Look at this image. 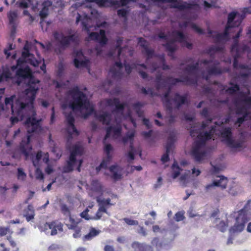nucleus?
Listing matches in <instances>:
<instances>
[{
    "mask_svg": "<svg viewBox=\"0 0 251 251\" xmlns=\"http://www.w3.org/2000/svg\"><path fill=\"white\" fill-rule=\"evenodd\" d=\"M27 63V61L25 59H18L17 60L16 65H13L11 67V70L12 71H16V76L17 78V83L20 85L22 80L28 79V81L26 84L28 87L25 90V96L31 104L34 103L38 91L39 89V83L40 81L35 78L32 74L31 70L29 66L24 65Z\"/></svg>",
    "mask_w": 251,
    "mask_h": 251,
    "instance_id": "f257e3e1",
    "label": "nucleus"
},
{
    "mask_svg": "<svg viewBox=\"0 0 251 251\" xmlns=\"http://www.w3.org/2000/svg\"><path fill=\"white\" fill-rule=\"evenodd\" d=\"M68 93L73 99V101L69 103V107L73 111H81L84 109L86 110L87 112L82 115L84 119H87L93 114L95 115L96 110L94 106L91 104L86 94L80 90L78 86L74 87Z\"/></svg>",
    "mask_w": 251,
    "mask_h": 251,
    "instance_id": "f03ea898",
    "label": "nucleus"
},
{
    "mask_svg": "<svg viewBox=\"0 0 251 251\" xmlns=\"http://www.w3.org/2000/svg\"><path fill=\"white\" fill-rule=\"evenodd\" d=\"M34 115L32 116L27 118L25 121V124L27 126L28 129L26 139H23L20 144L19 148L21 152L25 155V159L27 160L29 157V153L32 149V146L30 144L31 133H38L42 129L41 125V119L37 120Z\"/></svg>",
    "mask_w": 251,
    "mask_h": 251,
    "instance_id": "7ed1b4c3",
    "label": "nucleus"
},
{
    "mask_svg": "<svg viewBox=\"0 0 251 251\" xmlns=\"http://www.w3.org/2000/svg\"><path fill=\"white\" fill-rule=\"evenodd\" d=\"M198 140L193 143L191 151V155L197 162H201L205 159L207 151L205 149L206 142L211 139L208 132L200 133L197 136Z\"/></svg>",
    "mask_w": 251,
    "mask_h": 251,
    "instance_id": "20e7f679",
    "label": "nucleus"
},
{
    "mask_svg": "<svg viewBox=\"0 0 251 251\" xmlns=\"http://www.w3.org/2000/svg\"><path fill=\"white\" fill-rule=\"evenodd\" d=\"M251 200L247 201L246 204L243 208L237 211L235 218V223L231 227L230 231L233 233L240 232L242 231L245 226V224L250 220L249 211L251 207Z\"/></svg>",
    "mask_w": 251,
    "mask_h": 251,
    "instance_id": "39448f33",
    "label": "nucleus"
},
{
    "mask_svg": "<svg viewBox=\"0 0 251 251\" xmlns=\"http://www.w3.org/2000/svg\"><path fill=\"white\" fill-rule=\"evenodd\" d=\"M26 97V100L28 101L27 102L25 103L21 102L19 100H17L14 102L13 99L15 97L14 96H11L9 98H6L4 100V102L6 105L8 104L11 105V109L12 114L16 115L17 117L22 118L25 115V112L26 108L30 106H33V103L31 104L29 100L27 99Z\"/></svg>",
    "mask_w": 251,
    "mask_h": 251,
    "instance_id": "423d86ee",
    "label": "nucleus"
},
{
    "mask_svg": "<svg viewBox=\"0 0 251 251\" xmlns=\"http://www.w3.org/2000/svg\"><path fill=\"white\" fill-rule=\"evenodd\" d=\"M172 36L175 37V39L171 40L170 41L164 44L162 46L165 48L167 51H168V55L169 56L173 57L174 52L177 50L176 45L174 44L175 42H178L181 44L186 39V37L184 33L179 30H174L172 31Z\"/></svg>",
    "mask_w": 251,
    "mask_h": 251,
    "instance_id": "0eeeda50",
    "label": "nucleus"
},
{
    "mask_svg": "<svg viewBox=\"0 0 251 251\" xmlns=\"http://www.w3.org/2000/svg\"><path fill=\"white\" fill-rule=\"evenodd\" d=\"M53 37L57 41L61 48H68L71 42L76 43L79 41L78 35L73 34L68 36H65L63 33L55 31L53 33Z\"/></svg>",
    "mask_w": 251,
    "mask_h": 251,
    "instance_id": "6e6552de",
    "label": "nucleus"
},
{
    "mask_svg": "<svg viewBox=\"0 0 251 251\" xmlns=\"http://www.w3.org/2000/svg\"><path fill=\"white\" fill-rule=\"evenodd\" d=\"M178 82H182L187 85H195L198 84V79L197 77L191 78L187 75L182 77L181 78H173L172 76H168L164 80V83H169L170 86L176 85Z\"/></svg>",
    "mask_w": 251,
    "mask_h": 251,
    "instance_id": "1a4fd4ad",
    "label": "nucleus"
},
{
    "mask_svg": "<svg viewBox=\"0 0 251 251\" xmlns=\"http://www.w3.org/2000/svg\"><path fill=\"white\" fill-rule=\"evenodd\" d=\"M30 48V44L26 41L24 47V51L22 53V58L19 59L27 60V63L33 66H38L40 62L35 58L33 54L29 52Z\"/></svg>",
    "mask_w": 251,
    "mask_h": 251,
    "instance_id": "9d476101",
    "label": "nucleus"
},
{
    "mask_svg": "<svg viewBox=\"0 0 251 251\" xmlns=\"http://www.w3.org/2000/svg\"><path fill=\"white\" fill-rule=\"evenodd\" d=\"M86 41L92 40L99 43L101 47L105 46L108 42V39L105 34V31L103 29H100L99 33L92 32L89 34Z\"/></svg>",
    "mask_w": 251,
    "mask_h": 251,
    "instance_id": "9b49d317",
    "label": "nucleus"
},
{
    "mask_svg": "<svg viewBox=\"0 0 251 251\" xmlns=\"http://www.w3.org/2000/svg\"><path fill=\"white\" fill-rule=\"evenodd\" d=\"M176 141V136L171 134L168 137L167 143L166 145V152L161 157V160L163 163H166L169 161V153L174 145Z\"/></svg>",
    "mask_w": 251,
    "mask_h": 251,
    "instance_id": "f8f14e48",
    "label": "nucleus"
},
{
    "mask_svg": "<svg viewBox=\"0 0 251 251\" xmlns=\"http://www.w3.org/2000/svg\"><path fill=\"white\" fill-rule=\"evenodd\" d=\"M220 62L216 60L214 62V65L207 69V75H203V78L206 81L209 79L210 75H221L223 71L221 67L219 66Z\"/></svg>",
    "mask_w": 251,
    "mask_h": 251,
    "instance_id": "ddd939ff",
    "label": "nucleus"
},
{
    "mask_svg": "<svg viewBox=\"0 0 251 251\" xmlns=\"http://www.w3.org/2000/svg\"><path fill=\"white\" fill-rule=\"evenodd\" d=\"M106 102L108 106H115V109L112 111L113 113L123 112L125 107V104L124 103H120V100L118 98L107 99L106 100Z\"/></svg>",
    "mask_w": 251,
    "mask_h": 251,
    "instance_id": "4468645a",
    "label": "nucleus"
},
{
    "mask_svg": "<svg viewBox=\"0 0 251 251\" xmlns=\"http://www.w3.org/2000/svg\"><path fill=\"white\" fill-rule=\"evenodd\" d=\"M227 182L228 179L226 177L221 176H220V179L214 180L212 183L206 185L205 186V189L206 191H208L214 186L220 187L222 189H224L226 188Z\"/></svg>",
    "mask_w": 251,
    "mask_h": 251,
    "instance_id": "2eb2a0df",
    "label": "nucleus"
},
{
    "mask_svg": "<svg viewBox=\"0 0 251 251\" xmlns=\"http://www.w3.org/2000/svg\"><path fill=\"white\" fill-rule=\"evenodd\" d=\"M44 228L51 229L50 234L55 235L57 233V230L60 231H63V225L61 223H57L55 222L46 223L44 225Z\"/></svg>",
    "mask_w": 251,
    "mask_h": 251,
    "instance_id": "dca6fc26",
    "label": "nucleus"
},
{
    "mask_svg": "<svg viewBox=\"0 0 251 251\" xmlns=\"http://www.w3.org/2000/svg\"><path fill=\"white\" fill-rule=\"evenodd\" d=\"M172 90L171 86L168 87L167 91L163 94L162 100L164 106L165 107L167 110L169 112H172L173 110V107L171 102V100L169 98L171 92Z\"/></svg>",
    "mask_w": 251,
    "mask_h": 251,
    "instance_id": "f3484780",
    "label": "nucleus"
},
{
    "mask_svg": "<svg viewBox=\"0 0 251 251\" xmlns=\"http://www.w3.org/2000/svg\"><path fill=\"white\" fill-rule=\"evenodd\" d=\"M188 94H185L183 96L180 95L179 93L175 94L173 101L176 104V108L179 109L183 104L188 103L187 100Z\"/></svg>",
    "mask_w": 251,
    "mask_h": 251,
    "instance_id": "a211bd4d",
    "label": "nucleus"
},
{
    "mask_svg": "<svg viewBox=\"0 0 251 251\" xmlns=\"http://www.w3.org/2000/svg\"><path fill=\"white\" fill-rule=\"evenodd\" d=\"M95 117L102 125L109 126L111 121V114L108 112H105L102 114H98L96 111L95 112Z\"/></svg>",
    "mask_w": 251,
    "mask_h": 251,
    "instance_id": "6ab92c4d",
    "label": "nucleus"
},
{
    "mask_svg": "<svg viewBox=\"0 0 251 251\" xmlns=\"http://www.w3.org/2000/svg\"><path fill=\"white\" fill-rule=\"evenodd\" d=\"M95 117L102 125L109 126L111 121V114L108 112H105L102 114H98L96 111L95 112Z\"/></svg>",
    "mask_w": 251,
    "mask_h": 251,
    "instance_id": "aec40b11",
    "label": "nucleus"
},
{
    "mask_svg": "<svg viewBox=\"0 0 251 251\" xmlns=\"http://www.w3.org/2000/svg\"><path fill=\"white\" fill-rule=\"evenodd\" d=\"M113 132V136L119 137L121 134L122 127L120 125L115 126H109L106 128V134L104 137V139L106 140L108 138L111 134V132Z\"/></svg>",
    "mask_w": 251,
    "mask_h": 251,
    "instance_id": "412c9836",
    "label": "nucleus"
},
{
    "mask_svg": "<svg viewBox=\"0 0 251 251\" xmlns=\"http://www.w3.org/2000/svg\"><path fill=\"white\" fill-rule=\"evenodd\" d=\"M131 247L134 251H153L151 246L137 241L133 242L131 244Z\"/></svg>",
    "mask_w": 251,
    "mask_h": 251,
    "instance_id": "4be33fe9",
    "label": "nucleus"
},
{
    "mask_svg": "<svg viewBox=\"0 0 251 251\" xmlns=\"http://www.w3.org/2000/svg\"><path fill=\"white\" fill-rule=\"evenodd\" d=\"M245 17V16L244 14L241 15L240 18L236 20L233 23V25H226L224 32L222 33V34L224 35V36H225V37L228 40V37H229V29H230L232 27H238L241 24V23H242L243 20L244 19Z\"/></svg>",
    "mask_w": 251,
    "mask_h": 251,
    "instance_id": "5701e85b",
    "label": "nucleus"
},
{
    "mask_svg": "<svg viewBox=\"0 0 251 251\" xmlns=\"http://www.w3.org/2000/svg\"><path fill=\"white\" fill-rule=\"evenodd\" d=\"M65 118L67 122V127H69L73 130V132H75L76 135H78L79 134V132L77 130L75 126V120L72 113L70 112L67 114H66Z\"/></svg>",
    "mask_w": 251,
    "mask_h": 251,
    "instance_id": "b1692460",
    "label": "nucleus"
},
{
    "mask_svg": "<svg viewBox=\"0 0 251 251\" xmlns=\"http://www.w3.org/2000/svg\"><path fill=\"white\" fill-rule=\"evenodd\" d=\"M97 201L99 203L100 205L98 210H99L101 212L107 213V206L114 205V204L111 203L110 202L111 200L110 198H108L106 199H103L102 200L100 199H97Z\"/></svg>",
    "mask_w": 251,
    "mask_h": 251,
    "instance_id": "393cba45",
    "label": "nucleus"
},
{
    "mask_svg": "<svg viewBox=\"0 0 251 251\" xmlns=\"http://www.w3.org/2000/svg\"><path fill=\"white\" fill-rule=\"evenodd\" d=\"M18 15L16 11H10L7 13V18L9 21V24L12 26L11 32L15 33L16 28L15 21L17 18Z\"/></svg>",
    "mask_w": 251,
    "mask_h": 251,
    "instance_id": "a878e982",
    "label": "nucleus"
},
{
    "mask_svg": "<svg viewBox=\"0 0 251 251\" xmlns=\"http://www.w3.org/2000/svg\"><path fill=\"white\" fill-rule=\"evenodd\" d=\"M83 148L78 145H75L72 147V149L70 151V155L71 160H76V156L77 155H82L83 154Z\"/></svg>",
    "mask_w": 251,
    "mask_h": 251,
    "instance_id": "bb28decb",
    "label": "nucleus"
},
{
    "mask_svg": "<svg viewBox=\"0 0 251 251\" xmlns=\"http://www.w3.org/2000/svg\"><path fill=\"white\" fill-rule=\"evenodd\" d=\"M91 1L95 2L100 7L116 5L118 3L117 1L114 0H91Z\"/></svg>",
    "mask_w": 251,
    "mask_h": 251,
    "instance_id": "cd10ccee",
    "label": "nucleus"
},
{
    "mask_svg": "<svg viewBox=\"0 0 251 251\" xmlns=\"http://www.w3.org/2000/svg\"><path fill=\"white\" fill-rule=\"evenodd\" d=\"M52 5V2L50 0H45L42 3V8L40 11L39 15L42 19L46 18L49 14V8Z\"/></svg>",
    "mask_w": 251,
    "mask_h": 251,
    "instance_id": "c85d7f7f",
    "label": "nucleus"
},
{
    "mask_svg": "<svg viewBox=\"0 0 251 251\" xmlns=\"http://www.w3.org/2000/svg\"><path fill=\"white\" fill-rule=\"evenodd\" d=\"M224 48L223 47L211 46L205 50V53L209 54L212 58L216 52H221L224 50Z\"/></svg>",
    "mask_w": 251,
    "mask_h": 251,
    "instance_id": "c756f323",
    "label": "nucleus"
},
{
    "mask_svg": "<svg viewBox=\"0 0 251 251\" xmlns=\"http://www.w3.org/2000/svg\"><path fill=\"white\" fill-rule=\"evenodd\" d=\"M146 104L145 102H137L133 104L132 107L139 117L144 116V111L141 108Z\"/></svg>",
    "mask_w": 251,
    "mask_h": 251,
    "instance_id": "7c9ffc66",
    "label": "nucleus"
},
{
    "mask_svg": "<svg viewBox=\"0 0 251 251\" xmlns=\"http://www.w3.org/2000/svg\"><path fill=\"white\" fill-rule=\"evenodd\" d=\"M25 214L24 216L26 218L27 222H29L34 218V211L33 207L31 205H28L27 208L25 210Z\"/></svg>",
    "mask_w": 251,
    "mask_h": 251,
    "instance_id": "2f4dec72",
    "label": "nucleus"
},
{
    "mask_svg": "<svg viewBox=\"0 0 251 251\" xmlns=\"http://www.w3.org/2000/svg\"><path fill=\"white\" fill-rule=\"evenodd\" d=\"M119 167L117 165H113L109 168V171L112 174L111 177L114 180L120 179L122 177V175L118 174L115 170H118Z\"/></svg>",
    "mask_w": 251,
    "mask_h": 251,
    "instance_id": "473e14b6",
    "label": "nucleus"
},
{
    "mask_svg": "<svg viewBox=\"0 0 251 251\" xmlns=\"http://www.w3.org/2000/svg\"><path fill=\"white\" fill-rule=\"evenodd\" d=\"M135 136L134 132H128L122 139L124 144H126L128 141H130V148H133V138Z\"/></svg>",
    "mask_w": 251,
    "mask_h": 251,
    "instance_id": "72a5a7b5",
    "label": "nucleus"
},
{
    "mask_svg": "<svg viewBox=\"0 0 251 251\" xmlns=\"http://www.w3.org/2000/svg\"><path fill=\"white\" fill-rule=\"evenodd\" d=\"M100 233V231L92 227L90 229L89 232L83 237V241L91 240L92 238L97 236Z\"/></svg>",
    "mask_w": 251,
    "mask_h": 251,
    "instance_id": "f704fd0d",
    "label": "nucleus"
},
{
    "mask_svg": "<svg viewBox=\"0 0 251 251\" xmlns=\"http://www.w3.org/2000/svg\"><path fill=\"white\" fill-rule=\"evenodd\" d=\"M91 185L92 189L94 191L99 193H102L103 187L98 180H93Z\"/></svg>",
    "mask_w": 251,
    "mask_h": 251,
    "instance_id": "c9c22d12",
    "label": "nucleus"
},
{
    "mask_svg": "<svg viewBox=\"0 0 251 251\" xmlns=\"http://www.w3.org/2000/svg\"><path fill=\"white\" fill-rule=\"evenodd\" d=\"M221 136L225 141L230 138L232 136L230 127H225L221 131Z\"/></svg>",
    "mask_w": 251,
    "mask_h": 251,
    "instance_id": "e433bc0d",
    "label": "nucleus"
},
{
    "mask_svg": "<svg viewBox=\"0 0 251 251\" xmlns=\"http://www.w3.org/2000/svg\"><path fill=\"white\" fill-rule=\"evenodd\" d=\"M142 52L143 54L146 55L147 59L152 58L154 56H155L154 49L150 48L149 46L143 49Z\"/></svg>",
    "mask_w": 251,
    "mask_h": 251,
    "instance_id": "4c0bfd02",
    "label": "nucleus"
},
{
    "mask_svg": "<svg viewBox=\"0 0 251 251\" xmlns=\"http://www.w3.org/2000/svg\"><path fill=\"white\" fill-rule=\"evenodd\" d=\"M75 66L77 68L80 67H86L89 62L88 59H85L84 60H79L77 58H75L74 60Z\"/></svg>",
    "mask_w": 251,
    "mask_h": 251,
    "instance_id": "58836bf2",
    "label": "nucleus"
},
{
    "mask_svg": "<svg viewBox=\"0 0 251 251\" xmlns=\"http://www.w3.org/2000/svg\"><path fill=\"white\" fill-rule=\"evenodd\" d=\"M11 75L12 74L9 70H6L4 71L0 75V82H3L4 81H7L9 79H12V77Z\"/></svg>",
    "mask_w": 251,
    "mask_h": 251,
    "instance_id": "ea45409f",
    "label": "nucleus"
},
{
    "mask_svg": "<svg viewBox=\"0 0 251 251\" xmlns=\"http://www.w3.org/2000/svg\"><path fill=\"white\" fill-rule=\"evenodd\" d=\"M76 162V160H71V157H69V160L67 161V166L64 167V172L69 173L73 171V166Z\"/></svg>",
    "mask_w": 251,
    "mask_h": 251,
    "instance_id": "a19ab883",
    "label": "nucleus"
},
{
    "mask_svg": "<svg viewBox=\"0 0 251 251\" xmlns=\"http://www.w3.org/2000/svg\"><path fill=\"white\" fill-rule=\"evenodd\" d=\"M229 85L232 86L229 87L226 90V92L229 94L232 95L240 90V87L237 84H233L232 82H230Z\"/></svg>",
    "mask_w": 251,
    "mask_h": 251,
    "instance_id": "79ce46f5",
    "label": "nucleus"
},
{
    "mask_svg": "<svg viewBox=\"0 0 251 251\" xmlns=\"http://www.w3.org/2000/svg\"><path fill=\"white\" fill-rule=\"evenodd\" d=\"M227 146L230 148H239L241 147V143L235 142L232 138V137L226 141Z\"/></svg>",
    "mask_w": 251,
    "mask_h": 251,
    "instance_id": "37998d69",
    "label": "nucleus"
},
{
    "mask_svg": "<svg viewBox=\"0 0 251 251\" xmlns=\"http://www.w3.org/2000/svg\"><path fill=\"white\" fill-rule=\"evenodd\" d=\"M165 79H163L162 75L161 74H158L155 76V83H156V88L157 90H159L162 86L163 84L161 83V81L164 82Z\"/></svg>",
    "mask_w": 251,
    "mask_h": 251,
    "instance_id": "c03bdc74",
    "label": "nucleus"
},
{
    "mask_svg": "<svg viewBox=\"0 0 251 251\" xmlns=\"http://www.w3.org/2000/svg\"><path fill=\"white\" fill-rule=\"evenodd\" d=\"M216 227L220 231L224 232L226 230L228 227V223L227 221H221L218 224L216 225Z\"/></svg>",
    "mask_w": 251,
    "mask_h": 251,
    "instance_id": "a18cd8bd",
    "label": "nucleus"
},
{
    "mask_svg": "<svg viewBox=\"0 0 251 251\" xmlns=\"http://www.w3.org/2000/svg\"><path fill=\"white\" fill-rule=\"evenodd\" d=\"M8 233L10 234L13 233V231L10 229L9 226H0V237L4 236Z\"/></svg>",
    "mask_w": 251,
    "mask_h": 251,
    "instance_id": "49530a36",
    "label": "nucleus"
},
{
    "mask_svg": "<svg viewBox=\"0 0 251 251\" xmlns=\"http://www.w3.org/2000/svg\"><path fill=\"white\" fill-rule=\"evenodd\" d=\"M237 14V13L235 12H232L229 13L228 15L227 23L226 25H233V23H232L233 20L235 19Z\"/></svg>",
    "mask_w": 251,
    "mask_h": 251,
    "instance_id": "de8ad7c7",
    "label": "nucleus"
},
{
    "mask_svg": "<svg viewBox=\"0 0 251 251\" xmlns=\"http://www.w3.org/2000/svg\"><path fill=\"white\" fill-rule=\"evenodd\" d=\"M212 38L215 39V43H220L223 40H227V39L224 36L222 33H217L216 34L213 35Z\"/></svg>",
    "mask_w": 251,
    "mask_h": 251,
    "instance_id": "09e8293b",
    "label": "nucleus"
},
{
    "mask_svg": "<svg viewBox=\"0 0 251 251\" xmlns=\"http://www.w3.org/2000/svg\"><path fill=\"white\" fill-rule=\"evenodd\" d=\"M185 218L184 211H178L176 212L174 217V219L176 222L182 221Z\"/></svg>",
    "mask_w": 251,
    "mask_h": 251,
    "instance_id": "8fccbe9b",
    "label": "nucleus"
},
{
    "mask_svg": "<svg viewBox=\"0 0 251 251\" xmlns=\"http://www.w3.org/2000/svg\"><path fill=\"white\" fill-rule=\"evenodd\" d=\"M138 43L143 49L149 46V44L147 41L142 37L138 38Z\"/></svg>",
    "mask_w": 251,
    "mask_h": 251,
    "instance_id": "3c124183",
    "label": "nucleus"
},
{
    "mask_svg": "<svg viewBox=\"0 0 251 251\" xmlns=\"http://www.w3.org/2000/svg\"><path fill=\"white\" fill-rule=\"evenodd\" d=\"M128 14V11L127 10L124 8L120 9L117 11V15L119 17H123L127 20V16Z\"/></svg>",
    "mask_w": 251,
    "mask_h": 251,
    "instance_id": "603ef678",
    "label": "nucleus"
},
{
    "mask_svg": "<svg viewBox=\"0 0 251 251\" xmlns=\"http://www.w3.org/2000/svg\"><path fill=\"white\" fill-rule=\"evenodd\" d=\"M152 245L155 246L158 250L161 249L162 247V243L159 241L158 238H154L151 242Z\"/></svg>",
    "mask_w": 251,
    "mask_h": 251,
    "instance_id": "864d4df0",
    "label": "nucleus"
},
{
    "mask_svg": "<svg viewBox=\"0 0 251 251\" xmlns=\"http://www.w3.org/2000/svg\"><path fill=\"white\" fill-rule=\"evenodd\" d=\"M190 26L193 29H194L196 32H197L199 34L201 35L204 34L203 30L202 28L199 27L198 25H197L195 24L191 23Z\"/></svg>",
    "mask_w": 251,
    "mask_h": 251,
    "instance_id": "5fc2aeb1",
    "label": "nucleus"
},
{
    "mask_svg": "<svg viewBox=\"0 0 251 251\" xmlns=\"http://www.w3.org/2000/svg\"><path fill=\"white\" fill-rule=\"evenodd\" d=\"M67 131L68 133L67 136V142H71L73 139V135L74 134L77 136L75 132H73V130L70 128L69 127H67Z\"/></svg>",
    "mask_w": 251,
    "mask_h": 251,
    "instance_id": "6e6d98bb",
    "label": "nucleus"
},
{
    "mask_svg": "<svg viewBox=\"0 0 251 251\" xmlns=\"http://www.w3.org/2000/svg\"><path fill=\"white\" fill-rule=\"evenodd\" d=\"M141 92L145 94V95H148L149 94L152 97L155 95V94L151 88H149L148 90H147L145 87H142L141 89Z\"/></svg>",
    "mask_w": 251,
    "mask_h": 251,
    "instance_id": "4d7b16f0",
    "label": "nucleus"
},
{
    "mask_svg": "<svg viewBox=\"0 0 251 251\" xmlns=\"http://www.w3.org/2000/svg\"><path fill=\"white\" fill-rule=\"evenodd\" d=\"M25 177H26V174L23 171V169L22 168H18V174H17L18 178L21 179L22 180H25Z\"/></svg>",
    "mask_w": 251,
    "mask_h": 251,
    "instance_id": "13d9d810",
    "label": "nucleus"
},
{
    "mask_svg": "<svg viewBox=\"0 0 251 251\" xmlns=\"http://www.w3.org/2000/svg\"><path fill=\"white\" fill-rule=\"evenodd\" d=\"M36 178L37 179L42 180L44 178V176L42 171L39 168H37L35 170Z\"/></svg>",
    "mask_w": 251,
    "mask_h": 251,
    "instance_id": "bf43d9fd",
    "label": "nucleus"
},
{
    "mask_svg": "<svg viewBox=\"0 0 251 251\" xmlns=\"http://www.w3.org/2000/svg\"><path fill=\"white\" fill-rule=\"evenodd\" d=\"M247 114L246 113L245 115H243L242 117H239L237 119V121L235 122V124H238V126H240L241 125H242L245 121L247 120Z\"/></svg>",
    "mask_w": 251,
    "mask_h": 251,
    "instance_id": "052dcab7",
    "label": "nucleus"
},
{
    "mask_svg": "<svg viewBox=\"0 0 251 251\" xmlns=\"http://www.w3.org/2000/svg\"><path fill=\"white\" fill-rule=\"evenodd\" d=\"M122 42H123V40L120 38H119V39H118L117 40L116 48L118 50V57H119L121 55V54L122 52V48H121V45Z\"/></svg>",
    "mask_w": 251,
    "mask_h": 251,
    "instance_id": "680f3d73",
    "label": "nucleus"
},
{
    "mask_svg": "<svg viewBox=\"0 0 251 251\" xmlns=\"http://www.w3.org/2000/svg\"><path fill=\"white\" fill-rule=\"evenodd\" d=\"M123 220L128 225L134 226L138 224L137 221L133 220L128 218H125Z\"/></svg>",
    "mask_w": 251,
    "mask_h": 251,
    "instance_id": "e2e57ef3",
    "label": "nucleus"
},
{
    "mask_svg": "<svg viewBox=\"0 0 251 251\" xmlns=\"http://www.w3.org/2000/svg\"><path fill=\"white\" fill-rule=\"evenodd\" d=\"M247 114V116L249 115V112L248 111V110L244 107H241L237 109L236 111V114L238 115H245V114Z\"/></svg>",
    "mask_w": 251,
    "mask_h": 251,
    "instance_id": "0e129e2a",
    "label": "nucleus"
},
{
    "mask_svg": "<svg viewBox=\"0 0 251 251\" xmlns=\"http://www.w3.org/2000/svg\"><path fill=\"white\" fill-rule=\"evenodd\" d=\"M61 209L62 212L64 215H67L69 216H71L70 211L66 205H65V204L62 205Z\"/></svg>",
    "mask_w": 251,
    "mask_h": 251,
    "instance_id": "69168bd1",
    "label": "nucleus"
},
{
    "mask_svg": "<svg viewBox=\"0 0 251 251\" xmlns=\"http://www.w3.org/2000/svg\"><path fill=\"white\" fill-rule=\"evenodd\" d=\"M184 71L187 73L189 75L193 74L195 71L194 69H193L192 64L188 65L184 69Z\"/></svg>",
    "mask_w": 251,
    "mask_h": 251,
    "instance_id": "338daca9",
    "label": "nucleus"
},
{
    "mask_svg": "<svg viewBox=\"0 0 251 251\" xmlns=\"http://www.w3.org/2000/svg\"><path fill=\"white\" fill-rule=\"evenodd\" d=\"M242 96L245 97L244 99L242 100V102L246 105H251V97H245L244 94H243Z\"/></svg>",
    "mask_w": 251,
    "mask_h": 251,
    "instance_id": "774afa93",
    "label": "nucleus"
}]
</instances>
